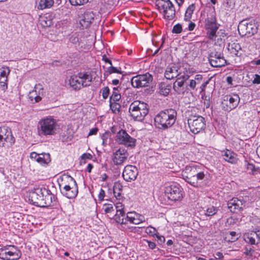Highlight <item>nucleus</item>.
Listing matches in <instances>:
<instances>
[{
	"label": "nucleus",
	"instance_id": "nucleus-1",
	"mask_svg": "<svg viewBox=\"0 0 260 260\" xmlns=\"http://www.w3.org/2000/svg\"><path fill=\"white\" fill-rule=\"evenodd\" d=\"M177 115L176 111L173 109H167L160 111L154 117L156 127L162 130L171 127L175 123Z\"/></svg>",
	"mask_w": 260,
	"mask_h": 260
},
{
	"label": "nucleus",
	"instance_id": "nucleus-2",
	"mask_svg": "<svg viewBox=\"0 0 260 260\" xmlns=\"http://www.w3.org/2000/svg\"><path fill=\"white\" fill-rule=\"evenodd\" d=\"M155 6L165 19L172 20L175 17V7L170 0H156Z\"/></svg>",
	"mask_w": 260,
	"mask_h": 260
},
{
	"label": "nucleus",
	"instance_id": "nucleus-3",
	"mask_svg": "<svg viewBox=\"0 0 260 260\" xmlns=\"http://www.w3.org/2000/svg\"><path fill=\"white\" fill-rule=\"evenodd\" d=\"M147 105L144 103L135 101L129 108L131 116L136 120L142 121L148 113Z\"/></svg>",
	"mask_w": 260,
	"mask_h": 260
},
{
	"label": "nucleus",
	"instance_id": "nucleus-4",
	"mask_svg": "<svg viewBox=\"0 0 260 260\" xmlns=\"http://www.w3.org/2000/svg\"><path fill=\"white\" fill-rule=\"evenodd\" d=\"M57 123L55 120L51 117H47L39 121L38 129L41 135H53L56 134Z\"/></svg>",
	"mask_w": 260,
	"mask_h": 260
},
{
	"label": "nucleus",
	"instance_id": "nucleus-5",
	"mask_svg": "<svg viewBox=\"0 0 260 260\" xmlns=\"http://www.w3.org/2000/svg\"><path fill=\"white\" fill-rule=\"evenodd\" d=\"M238 30L240 36L249 37L257 32V24L253 20H243L238 25Z\"/></svg>",
	"mask_w": 260,
	"mask_h": 260
},
{
	"label": "nucleus",
	"instance_id": "nucleus-6",
	"mask_svg": "<svg viewBox=\"0 0 260 260\" xmlns=\"http://www.w3.org/2000/svg\"><path fill=\"white\" fill-rule=\"evenodd\" d=\"M29 203L36 206L47 207L56 203L57 196H26Z\"/></svg>",
	"mask_w": 260,
	"mask_h": 260
},
{
	"label": "nucleus",
	"instance_id": "nucleus-7",
	"mask_svg": "<svg viewBox=\"0 0 260 260\" xmlns=\"http://www.w3.org/2000/svg\"><path fill=\"white\" fill-rule=\"evenodd\" d=\"M21 256V251L14 245H7L0 248V258L3 260H18Z\"/></svg>",
	"mask_w": 260,
	"mask_h": 260
},
{
	"label": "nucleus",
	"instance_id": "nucleus-8",
	"mask_svg": "<svg viewBox=\"0 0 260 260\" xmlns=\"http://www.w3.org/2000/svg\"><path fill=\"white\" fill-rule=\"evenodd\" d=\"M187 121L190 131L195 134L204 130L206 126L205 118L201 116L191 115Z\"/></svg>",
	"mask_w": 260,
	"mask_h": 260
},
{
	"label": "nucleus",
	"instance_id": "nucleus-9",
	"mask_svg": "<svg viewBox=\"0 0 260 260\" xmlns=\"http://www.w3.org/2000/svg\"><path fill=\"white\" fill-rule=\"evenodd\" d=\"M240 101V98L237 94L225 95L222 98L221 108L224 111L230 112L238 106Z\"/></svg>",
	"mask_w": 260,
	"mask_h": 260
},
{
	"label": "nucleus",
	"instance_id": "nucleus-10",
	"mask_svg": "<svg viewBox=\"0 0 260 260\" xmlns=\"http://www.w3.org/2000/svg\"><path fill=\"white\" fill-rule=\"evenodd\" d=\"M152 80V76L149 73H146L133 77L131 82L133 87L140 88L149 86Z\"/></svg>",
	"mask_w": 260,
	"mask_h": 260
},
{
	"label": "nucleus",
	"instance_id": "nucleus-11",
	"mask_svg": "<svg viewBox=\"0 0 260 260\" xmlns=\"http://www.w3.org/2000/svg\"><path fill=\"white\" fill-rule=\"evenodd\" d=\"M115 140L118 144L128 147L133 148L136 145V140L122 129L119 130L116 134Z\"/></svg>",
	"mask_w": 260,
	"mask_h": 260
},
{
	"label": "nucleus",
	"instance_id": "nucleus-12",
	"mask_svg": "<svg viewBox=\"0 0 260 260\" xmlns=\"http://www.w3.org/2000/svg\"><path fill=\"white\" fill-rule=\"evenodd\" d=\"M15 141V139L12 135L10 128L6 126L0 127V147L11 146Z\"/></svg>",
	"mask_w": 260,
	"mask_h": 260
},
{
	"label": "nucleus",
	"instance_id": "nucleus-13",
	"mask_svg": "<svg viewBox=\"0 0 260 260\" xmlns=\"http://www.w3.org/2000/svg\"><path fill=\"white\" fill-rule=\"evenodd\" d=\"M145 221V217L143 215L136 213V212H128L123 218V222L119 224L121 228L126 229L124 226L129 222L131 223L138 224Z\"/></svg>",
	"mask_w": 260,
	"mask_h": 260
},
{
	"label": "nucleus",
	"instance_id": "nucleus-14",
	"mask_svg": "<svg viewBox=\"0 0 260 260\" xmlns=\"http://www.w3.org/2000/svg\"><path fill=\"white\" fill-rule=\"evenodd\" d=\"M205 22V28L207 30L209 38L212 40L216 36V31L218 29L215 16L212 15L210 17H208Z\"/></svg>",
	"mask_w": 260,
	"mask_h": 260
},
{
	"label": "nucleus",
	"instance_id": "nucleus-15",
	"mask_svg": "<svg viewBox=\"0 0 260 260\" xmlns=\"http://www.w3.org/2000/svg\"><path fill=\"white\" fill-rule=\"evenodd\" d=\"M129 154L127 150L120 148L113 153L112 161L113 164L117 166H123L127 160Z\"/></svg>",
	"mask_w": 260,
	"mask_h": 260
},
{
	"label": "nucleus",
	"instance_id": "nucleus-16",
	"mask_svg": "<svg viewBox=\"0 0 260 260\" xmlns=\"http://www.w3.org/2000/svg\"><path fill=\"white\" fill-rule=\"evenodd\" d=\"M194 166H186L185 170L183 171V178L187 183L193 186H197L198 182L196 176H194Z\"/></svg>",
	"mask_w": 260,
	"mask_h": 260
},
{
	"label": "nucleus",
	"instance_id": "nucleus-17",
	"mask_svg": "<svg viewBox=\"0 0 260 260\" xmlns=\"http://www.w3.org/2000/svg\"><path fill=\"white\" fill-rule=\"evenodd\" d=\"M138 175V170L136 167L128 165L124 167L122 173L123 179L127 182L136 180Z\"/></svg>",
	"mask_w": 260,
	"mask_h": 260
},
{
	"label": "nucleus",
	"instance_id": "nucleus-18",
	"mask_svg": "<svg viewBox=\"0 0 260 260\" xmlns=\"http://www.w3.org/2000/svg\"><path fill=\"white\" fill-rule=\"evenodd\" d=\"M241 198H242V196H239V198L235 197L228 202V206L231 212H236V210L243 208L244 201Z\"/></svg>",
	"mask_w": 260,
	"mask_h": 260
},
{
	"label": "nucleus",
	"instance_id": "nucleus-19",
	"mask_svg": "<svg viewBox=\"0 0 260 260\" xmlns=\"http://www.w3.org/2000/svg\"><path fill=\"white\" fill-rule=\"evenodd\" d=\"M116 210V213L114 216V220L120 224L123 222V218H125L126 214L124 211V205L121 203L118 202L113 204Z\"/></svg>",
	"mask_w": 260,
	"mask_h": 260
},
{
	"label": "nucleus",
	"instance_id": "nucleus-20",
	"mask_svg": "<svg viewBox=\"0 0 260 260\" xmlns=\"http://www.w3.org/2000/svg\"><path fill=\"white\" fill-rule=\"evenodd\" d=\"M189 76L184 75L177 77V80L173 83V88L178 94L183 93L184 88L183 87L185 82L188 79Z\"/></svg>",
	"mask_w": 260,
	"mask_h": 260
},
{
	"label": "nucleus",
	"instance_id": "nucleus-21",
	"mask_svg": "<svg viewBox=\"0 0 260 260\" xmlns=\"http://www.w3.org/2000/svg\"><path fill=\"white\" fill-rule=\"evenodd\" d=\"M179 69V67L174 64L168 66L165 71V77L168 80L177 78L180 74V73L178 72Z\"/></svg>",
	"mask_w": 260,
	"mask_h": 260
},
{
	"label": "nucleus",
	"instance_id": "nucleus-22",
	"mask_svg": "<svg viewBox=\"0 0 260 260\" xmlns=\"http://www.w3.org/2000/svg\"><path fill=\"white\" fill-rule=\"evenodd\" d=\"M94 15L92 12L84 13L82 19L80 20V23L83 27H88L94 20Z\"/></svg>",
	"mask_w": 260,
	"mask_h": 260
},
{
	"label": "nucleus",
	"instance_id": "nucleus-23",
	"mask_svg": "<svg viewBox=\"0 0 260 260\" xmlns=\"http://www.w3.org/2000/svg\"><path fill=\"white\" fill-rule=\"evenodd\" d=\"M69 84L74 90H79L84 87L83 83L81 81L79 75H74L71 76L69 79Z\"/></svg>",
	"mask_w": 260,
	"mask_h": 260
},
{
	"label": "nucleus",
	"instance_id": "nucleus-24",
	"mask_svg": "<svg viewBox=\"0 0 260 260\" xmlns=\"http://www.w3.org/2000/svg\"><path fill=\"white\" fill-rule=\"evenodd\" d=\"M54 0H36L35 8L44 10L51 8L54 4Z\"/></svg>",
	"mask_w": 260,
	"mask_h": 260
},
{
	"label": "nucleus",
	"instance_id": "nucleus-25",
	"mask_svg": "<svg viewBox=\"0 0 260 260\" xmlns=\"http://www.w3.org/2000/svg\"><path fill=\"white\" fill-rule=\"evenodd\" d=\"M79 78L81 81L83 83L84 87L88 86L90 85L92 81V75L89 72H80L78 73Z\"/></svg>",
	"mask_w": 260,
	"mask_h": 260
},
{
	"label": "nucleus",
	"instance_id": "nucleus-26",
	"mask_svg": "<svg viewBox=\"0 0 260 260\" xmlns=\"http://www.w3.org/2000/svg\"><path fill=\"white\" fill-rule=\"evenodd\" d=\"M172 86L164 82H161L158 84V92L160 94L164 96H167L170 92Z\"/></svg>",
	"mask_w": 260,
	"mask_h": 260
},
{
	"label": "nucleus",
	"instance_id": "nucleus-27",
	"mask_svg": "<svg viewBox=\"0 0 260 260\" xmlns=\"http://www.w3.org/2000/svg\"><path fill=\"white\" fill-rule=\"evenodd\" d=\"M222 156L225 161L230 163L236 164L237 161L236 153L228 149H226Z\"/></svg>",
	"mask_w": 260,
	"mask_h": 260
},
{
	"label": "nucleus",
	"instance_id": "nucleus-28",
	"mask_svg": "<svg viewBox=\"0 0 260 260\" xmlns=\"http://www.w3.org/2000/svg\"><path fill=\"white\" fill-rule=\"evenodd\" d=\"M210 64L213 67H221L226 64V60L224 58H209Z\"/></svg>",
	"mask_w": 260,
	"mask_h": 260
},
{
	"label": "nucleus",
	"instance_id": "nucleus-29",
	"mask_svg": "<svg viewBox=\"0 0 260 260\" xmlns=\"http://www.w3.org/2000/svg\"><path fill=\"white\" fill-rule=\"evenodd\" d=\"M180 191V188L175 185H172L170 186H166L165 189V193L166 194H179Z\"/></svg>",
	"mask_w": 260,
	"mask_h": 260
},
{
	"label": "nucleus",
	"instance_id": "nucleus-30",
	"mask_svg": "<svg viewBox=\"0 0 260 260\" xmlns=\"http://www.w3.org/2000/svg\"><path fill=\"white\" fill-rule=\"evenodd\" d=\"M37 161L41 165H47L51 161L50 155L49 153H41L37 158Z\"/></svg>",
	"mask_w": 260,
	"mask_h": 260
},
{
	"label": "nucleus",
	"instance_id": "nucleus-31",
	"mask_svg": "<svg viewBox=\"0 0 260 260\" xmlns=\"http://www.w3.org/2000/svg\"><path fill=\"white\" fill-rule=\"evenodd\" d=\"M113 73L122 74V72L120 69L114 67L112 65H111L110 67L107 68L106 70L105 71L103 74L104 79H106L109 75Z\"/></svg>",
	"mask_w": 260,
	"mask_h": 260
},
{
	"label": "nucleus",
	"instance_id": "nucleus-32",
	"mask_svg": "<svg viewBox=\"0 0 260 260\" xmlns=\"http://www.w3.org/2000/svg\"><path fill=\"white\" fill-rule=\"evenodd\" d=\"M255 233H247L244 236V240L251 245H256L258 242L255 240Z\"/></svg>",
	"mask_w": 260,
	"mask_h": 260
},
{
	"label": "nucleus",
	"instance_id": "nucleus-33",
	"mask_svg": "<svg viewBox=\"0 0 260 260\" xmlns=\"http://www.w3.org/2000/svg\"><path fill=\"white\" fill-rule=\"evenodd\" d=\"M195 9V5L193 4L190 5L186 10L184 20L186 21H190L192 14Z\"/></svg>",
	"mask_w": 260,
	"mask_h": 260
},
{
	"label": "nucleus",
	"instance_id": "nucleus-34",
	"mask_svg": "<svg viewBox=\"0 0 260 260\" xmlns=\"http://www.w3.org/2000/svg\"><path fill=\"white\" fill-rule=\"evenodd\" d=\"M32 193L36 195H54L50 190L43 187L34 188Z\"/></svg>",
	"mask_w": 260,
	"mask_h": 260
},
{
	"label": "nucleus",
	"instance_id": "nucleus-35",
	"mask_svg": "<svg viewBox=\"0 0 260 260\" xmlns=\"http://www.w3.org/2000/svg\"><path fill=\"white\" fill-rule=\"evenodd\" d=\"M241 50V45L239 43H233L231 47V53L234 54L237 56H240L239 51Z\"/></svg>",
	"mask_w": 260,
	"mask_h": 260
},
{
	"label": "nucleus",
	"instance_id": "nucleus-36",
	"mask_svg": "<svg viewBox=\"0 0 260 260\" xmlns=\"http://www.w3.org/2000/svg\"><path fill=\"white\" fill-rule=\"evenodd\" d=\"M103 209L106 213H111L114 211V205L113 203L104 204Z\"/></svg>",
	"mask_w": 260,
	"mask_h": 260
},
{
	"label": "nucleus",
	"instance_id": "nucleus-37",
	"mask_svg": "<svg viewBox=\"0 0 260 260\" xmlns=\"http://www.w3.org/2000/svg\"><path fill=\"white\" fill-rule=\"evenodd\" d=\"M238 235L235 232H230L229 234H227L225 239L229 242H233L238 239Z\"/></svg>",
	"mask_w": 260,
	"mask_h": 260
},
{
	"label": "nucleus",
	"instance_id": "nucleus-38",
	"mask_svg": "<svg viewBox=\"0 0 260 260\" xmlns=\"http://www.w3.org/2000/svg\"><path fill=\"white\" fill-rule=\"evenodd\" d=\"M110 102V107L111 110L115 113L119 112L120 105L116 103V102L114 101H109Z\"/></svg>",
	"mask_w": 260,
	"mask_h": 260
},
{
	"label": "nucleus",
	"instance_id": "nucleus-39",
	"mask_svg": "<svg viewBox=\"0 0 260 260\" xmlns=\"http://www.w3.org/2000/svg\"><path fill=\"white\" fill-rule=\"evenodd\" d=\"M8 77H0V88L5 91L8 88Z\"/></svg>",
	"mask_w": 260,
	"mask_h": 260
},
{
	"label": "nucleus",
	"instance_id": "nucleus-40",
	"mask_svg": "<svg viewBox=\"0 0 260 260\" xmlns=\"http://www.w3.org/2000/svg\"><path fill=\"white\" fill-rule=\"evenodd\" d=\"M245 166L246 168V171L249 174H253L254 172L256 171L254 165L248 162L246 160L245 161Z\"/></svg>",
	"mask_w": 260,
	"mask_h": 260
},
{
	"label": "nucleus",
	"instance_id": "nucleus-41",
	"mask_svg": "<svg viewBox=\"0 0 260 260\" xmlns=\"http://www.w3.org/2000/svg\"><path fill=\"white\" fill-rule=\"evenodd\" d=\"M170 196H158V200L160 203L164 205H169L171 203V201L169 200Z\"/></svg>",
	"mask_w": 260,
	"mask_h": 260
},
{
	"label": "nucleus",
	"instance_id": "nucleus-42",
	"mask_svg": "<svg viewBox=\"0 0 260 260\" xmlns=\"http://www.w3.org/2000/svg\"><path fill=\"white\" fill-rule=\"evenodd\" d=\"M120 99V94L117 91H113L112 92V94L110 97L109 101L117 102Z\"/></svg>",
	"mask_w": 260,
	"mask_h": 260
},
{
	"label": "nucleus",
	"instance_id": "nucleus-43",
	"mask_svg": "<svg viewBox=\"0 0 260 260\" xmlns=\"http://www.w3.org/2000/svg\"><path fill=\"white\" fill-rule=\"evenodd\" d=\"M224 58L223 53L218 51L211 52L209 56V58Z\"/></svg>",
	"mask_w": 260,
	"mask_h": 260
},
{
	"label": "nucleus",
	"instance_id": "nucleus-44",
	"mask_svg": "<svg viewBox=\"0 0 260 260\" xmlns=\"http://www.w3.org/2000/svg\"><path fill=\"white\" fill-rule=\"evenodd\" d=\"M194 176H196V178L197 179V181L198 182V180H202L204 177H205V174L203 172H198L197 170V167L194 166Z\"/></svg>",
	"mask_w": 260,
	"mask_h": 260
},
{
	"label": "nucleus",
	"instance_id": "nucleus-45",
	"mask_svg": "<svg viewBox=\"0 0 260 260\" xmlns=\"http://www.w3.org/2000/svg\"><path fill=\"white\" fill-rule=\"evenodd\" d=\"M217 211V209L215 207L213 206L210 207L206 210L205 214L209 216H212L216 214Z\"/></svg>",
	"mask_w": 260,
	"mask_h": 260
},
{
	"label": "nucleus",
	"instance_id": "nucleus-46",
	"mask_svg": "<svg viewBox=\"0 0 260 260\" xmlns=\"http://www.w3.org/2000/svg\"><path fill=\"white\" fill-rule=\"evenodd\" d=\"M69 1L73 6H80L88 2V0H69Z\"/></svg>",
	"mask_w": 260,
	"mask_h": 260
},
{
	"label": "nucleus",
	"instance_id": "nucleus-47",
	"mask_svg": "<svg viewBox=\"0 0 260 260\" xmlns=\"http://www.w3.org/2000/svg\"><path fill=\"white\" fill-rule=\"evenodd\" d=\"M183 198V196H170L169 200L171 201V204L169 205H174V204L177 201H180Z\"/></svg>",
	"mask_w": 260,
	"mask_h": 260
},
{
	"label": "nucleus",
	"instance_id": "nucleus-48",
	"mask_svg": "<svg viewBox=\"0 0 260 260\" xmlns=\"http://www.w3.org/2000/svg\"><path fill=\"white\" fill-rule=\"evenodd\" d=\"M182 27L181 24L178 23L173 26L172 32L173 34H180L182 32Z\"/></svg>",
	"mask_w": 260,
	"mask_h": 260
},
{
	"label": "nucleus",
	"instance_id": "nucleus-49",
	"mask_svg": "<svg viewBox=\"0 0 260 260\" xmlns=\"http://www.w3.org/2000/svg\"><path fill=\"white\" fill-rule=\"evenodd\" d=\"M101 92L102 93L103 99H106L109 96L110 89L108 86H106L101 89Z\"/></svg>",
	"mask_w": 260,
	"mask_h": 260
},
{
	"label": "nucleus",
	"instance_id": "nucleus-50",
	"mask_svg": "<svg viewBox=\"0 0 260 260\" xmlns=\"http://www.w3.org/2000/svg\"><path fill=\"white\" fill-rule=\"evenodd\" d=\"M10 73V70L8 67L0 69V77H8Z\"/></svg>",
	"mask_w": 260,
	"mask_h": 260
},
{
	"label": "nucleus",
	"instance_id": "nucleus-51",
	"mask_svg": "<svg viewBox=\"0 0 260 260\" xmlns=\"http://www.w3.org/2000/svg\"><path fill=\"white\" fill-rule=\"evenodd\" d=\"M69 41L73 44H76L79 42L78 35L77 33L72 34L69 38Z\"/></svg>",
	"mask_w": 260,
	"mask_h": 260
},
{
	"label": "nucleus",
	"instance_id": "nucleus-52",
	"mask_svg": "<svg viewBox=\"0 0 260 260\" xmlns=\"http://www.w3.org/2000/svg\"><path fill=\"white\" fill-rule=\"evenodd\" d=\"M110 133L109 132H105L102 136L103 145L106 146L108 144V138L110 136Z\"/></svg>",
	"mask_w": 260,
	"mask_h": 260
},
{
	"label": "nucleus",
	"instance_id": "nucleus-53",
	"mask_svg": "<svg viewBox=\"0 0 260 260\" xmlns=\"http://www.w3.org/2000/svg\"><path fill=\"white\" fill-rule=\"evenodd\" d=\"M156 232V229L151 226H148L145 229V232L151 235H155Z\"/></svg>",
	"mask_w": 260,
	"mask_h": 260
},
{
	"label": "nucleus",
	"instance_id": "nucleus-54",
	"mask_svg": "<svg viewBox=\"0 0 260 260\" xmlns=\"http://www.w3.org/2000/svg\"><path fill=\"white\" fill-rule=\"evenodd\" d=\"M203 79V76L202 75L198 74L195 76L194 80L197 84H199L201 83Z\"/></svg>",
	"mask_w": 260,
	"mask_h": 260
},
{
	"label": "nucleus",
	"instance_id": "nucleus-55",
	"mask_svg": "<svg viewBox=\"0 0 260 260\" xmlns=\"http://www.w3.org/2000/svg\"><path fill=\"white\" fill-rule=\"evenodd\" d=\"M210 81V79L206 80V81L204 80V82L202 83V84L201 85L200 87V89H201V91H204L206 88V87Z\"/></svg>",
	"mask_w": 260,
	"mask_h": 260
},
{
	"label": "nucleus",
	"instance_id": "nucleus-56",
	"mask_svg": "<svg viewBox=\"0 0 260 260\" xmlns=\"http://www.w3.org/2000/svg\"><path fill=\"white\" fill-rule=\"evenodd\" d=\"M197 85V84H196L195 80H190L189 83L187 85L186 87H187L188 86L191 89L194 90L196 88Z\"/></svg>",
	"mask_w": 260,
	"mask_h": 260
},
{
	"label": "nucleus",
	"instance_id": "nucleus-57",
	"mask_svg": "<svg viewBox=\"0 0 260 260\" xmlns=\"http://www.w3.org/2000/svg\"><path fill=\"white\" fill-rule=\"evenodd\" d=\"M213 255L218 258L219 260H223L224 255L221 252L217 251L215 252Z\"/></svg>",
	"mask_w": 260,
	"mask_h": 260
},
{
	"label": "nucleus",
	"instance_id": "nucleus-58",
	"mask_svg": "<svg viewBox=\"0 0 260 260\" xmlns=\"http://www.w3.org/2000/svg\"><path fill=\"white\" fill-rule=\"evenodd\" d=\"M252 83L257 84H260V76L257 74H255Z\"/></svg>",
	"mask_w": 260,
	"mask_h": 260
},
{
	"label": "nucleus",
	"instance_id": "nucleus-59",
	"mask_svg": "<svg viewBox=\"0 0 260 260\" xmlns=\"http://www.w3.org/2000/svg\"><path fill=\"white\" fill-rule=\"evenodd\" d=\"M145 241L147 243L148 246L150 249H153L155 248L156 244L154 242L148 241L147 240H146Z\"/></svg>",
	"mask_w": 260,
	"mask_h": 260
},
{
	"label": "nucleus",
	"instance_id": "nucleus-60",
	"mask_svg": "<svg viewBox=\"0 0 260 260\" xmlns=\"http://www.w3.org/2000/svg\"><path fill=\"white\" fill-rule=\"evenodd\" d=\"M102 59L104 60L106 63H108L110 64V66L112 65V61L110 59H109L106 55L105 54L103 55L102 56Z\"/></svg>",
	"mask_w": 260,
	"mask_h": 260
},
{
	"label": "nucleus",
	"instance_id": "nucleus-61",
	"mask_svg": "<svg viewBox=\"0 0 260 260\" xmlns=\"http://www.w3.org/2000/svg\"><path fill=\"white\" fill-rule=\"evenodd\" d=\"M189 23L188 24V29L190 31L193 30L195 27H196V24L194 22H192L190 20Z\"/></svg>",
	"mask_w": 260,
	"mask_h": 260
},
{
	"label": "nucleus",
	"instance_id": "nucleus-62",
	"mask_svg": "<svg viewBox=\"0 0 260 260\" xmlns=\"http://www.w3.org/2000/svg\"><path fill=\"white\" fill-rule=\"evenodd\" d=\"M39 154L35 152H32L30 153V157L32 159H35L36 161L37 160V158L39 157Z\"/></svg>",
	"mask_w": 260,
	"mask_h": 260
},
{
	"label": "nucleus",
	"instance_id": "nucleus-63",
	"mask_svg": "<svg viewBox=\"0 0 260 260\" xmlns=\"http://www.w3.org/2000/svg\"><path fill=\"white\" fill-rule=\"evenodd\" d=\"M82 159H91L92 155L89 153H84L81 156Z\"/></svg>",
	"mask_w": 260,
	"mask_h": 260
},
{
	"label": "nucleus",
	"instance_id": "nucleus-64",
	"mask_svg": "<svg viewBox=\"0 0 260 260\" xmlns=\"http://www.w3.org/2000/svg\"><path fill=\"white\" fill-rule=\"evenodd\" d=\"M98 131V127H94L90 129V132H89L88 136L93 135L96 134L97 132Z\"/></svg>",
	"mask_w": 260,
	"mask_h": 260
}]
</instances>
